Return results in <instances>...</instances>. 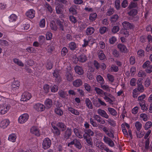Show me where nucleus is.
<instances>
[{
    "label": "nucleus",
    "mask_w": 152,
    "mask_h": 152,
    "mask_svg": "<svg viewBox=\"0 0 152 152\" xmlns=\"http://www.w3.org/2000/svg\"><path fill=\"white\" fill-rule=\"evenodd\" d=\"M72 130L71 128L67 127L63 134L64 139L65 140L69 139L72 134Z\"/></svg>",
    "instance_id": "1"
},
{
    "label": "nucleus",
    "mask_w": 152,
    "mask_h": 152,
    "mask_svg": "<svg viewBox=\"0 0 152 152\" xmlns=\"http://www.w3.org/2000/svg\"><path fill=\"white\" fill-rule=\"evenodd\" d=\"M10 107V105L8 104H4L0 105V113L2 114H5L9 110Z\"/></svg>",
    "instance_id": "2"
},
{
    "label": "nucleus",
    "mask_w": 152,
    "mask_h": 152,
    "mask_svg": "<svg viewBox=\"0 0 152 152\" xmlns=\"http://www.w3.org/2000/svg\"><path fill=\"white\" fill-rule=\"evenodd\" d=\"M51 144V140L48 138H45L42 143L43 148L45 149H47L49 148Z\"/></svg>",
    "instance_id": "3"
},
{
    "label": "nucleus",
    "mask_w": 152,
    "mask_h": 152,
    "mask_svg": "<svg viewBox=\"0 0 152 152\" xmlns=\"http://www.w3.org/2000/svg\"><path fill=\"white\" fill-rule=\"evenodd\" d=\"M122 25L124 29L127 30L133 29L134 28V26L133 23L127 21L123 22Z\"/></svg>",
    "instance_id": "4"
},
{
    "label": "nucleus",
    "mask_w": 152,
    "mask_h": 152,
    "mask_svg": "<svg viewBox=\"0 0 152 152\" xmlns=\"http://www.w3.org/2000/svg\"><path fill=\"white\" fill-rule=\"evenodd\" d=\"M29 115L27 113L24 114L20 115L18 119V122L20 124H23L28 119Z\"/></svg>",
    "instance_id": "5"
},
{
    "label": "nucleus",
    "mask_w": 152,
    "mask_h": 152,
    "mask_svg": "<svg viewBox=\"0 0 152 152\" xmlns=\"http://www.w3.org/2000/svg\"><path fill=\"white\" fill-rule=\"evenodd\" d=\"M103 140L105 143L111 147H113L115 145L113 141L110 138L105 136H104Z\"/></svg>",
    "instance_id": "6"
},
{
    "label": "nucleus",
    "mask_w": 152,
    "mask_h": 152,
    "mask_svg": "<svg viewBox=\"0 0 152 152\" xmlns=\"http://www.w3.org/2000/svg\"><path fill=\"white\" fill-rule=\"evenodd\" d=\"M71 144L74 145L75 147L77 149L80 150L82 148V145L80 142V140L76 139H74L71 141Z\"/></svg>",
    "instance_id": "7"
},
{
    "label": "nucleus",
    "mask_w": 152,
    "mask_h": 152,
    "mask_svg": "<svg viewBox=\"0 0 152 152\" xmlns=\"http://www.w3.org/2000/svg\"><path fill=\"white\" fill-rule=\"evenodd\" d=\"M20 86V82L18 80H14L12 84L11 91H15L18 89Z\"/></svg>",
    "instance_id": "8"
},
{
    "label": "nucleus",
    "mask_w": 152,
    "mask_h": 152,
    "mask_svg": "<svg viewBox=\"0 0 152 152\" xmlns=\"http://www.w3.org/2000/svg\"><path fill=\"white\" fill-rule=\"evenodd\" d=\"M31 97V94L28 92H24L22 95L21 100L23 101H27L30 99Z\"/></svg>",
    "instance_id": "9"
},
{
    "label": "nucleus",
    "mask_w": 152,
    "mask_h": 152,
    "mask_svg": "<svg viewBox=\"0 0 152 152\" xmlns=\"http://www.w3.org/2000/svg\"><path fill=\"white\" fill-rule=\"evenodd\" d=\"M56 23L57 25L59 26V28L62 31H64V26L65 24V22L64 20H60L58 18L56 20Z\"/></svg>",
    "instance_id": "10"
},
{
    "label": "nucleus",
    "mask_w": 152,
    "mask_h": 152,
    "mask_svg": "<svg viewBox=\"0 0 152 152\" xmlns=\"http://www.w3.org/2000/svg\"><path fill=\"white\" fill-rule=\"evenodd\" d=\"M34 108L38 111H43L45 108V107L43 104L40 103H37L34 105Z\"/></svg>",
    "instance_id": "11"
},
{
    "label": "nucleus",
    "mask_w": 152,
    "mask_h": 152,
    "mask_svg": "<svg viewBox=\"0 0 152 152\" xmlns=\"http://www.w3.org/2000/svg\"><path fill=\"white\" fill-rule=\"evenodd\" d=\"M97 112L98 114L102 117L106 119H108L109 118V115L104 110L99 109L97 110Z\"/></svg>",
    "instance_id": "12"
},
{
    "label": "nucleus",
    "mask_w": 152,
    "mask_h": 152,
    "mask_svg": "<svg viewBox=\"0 0 152 152\" xmlns=\"http://www.w3.org/2000/svg\"><path fill=\"white\" fill-rule=\"evenodd\" d=\"M44 104L45 108L47 109L50 108L53 105L52 100L49 98L46 99L44 102Z\"/></svg>",
    "instance_id": "13"
},
{
    "label": "nucleus",
    "mask_w": 152,
    "mask_h": 152,
    "mask_svg": "<svg viewBox=\"0 0 152 152\" xmlns=\"http://www.w3.org/2000/svg\"><path fill=\"white\" fill-rule=\"evenodd\" d=\"M35 11L32 9L28 10L26 13V16L31 19L35 17Z\"/></svg>",
    "instance_id": "14"
},
{
    "label": "nucleus",
    "mask_w": 152,
    "mask_h": 152,
    "mask_svg": "<svg viewBox=\"0 0 152 152\" xmlns=\"http://www.w3.org/2000/svg\"><path fill=\"white\" fill-rule=\"evenodd\" d=\"M77 58L78 61L82 63L86 62L87 60V58L86 56L83 54L79 56Z\"/></svg>",
    "instance_id": "15"
},
{
    "label": "nucleus",
    "mask_w": 152,
    "mask_h": 152,
    "mask_svg": "<svg viewBox=\"0 0 152 152\" xmlns=\"http://www.w3.org/2000/svg\"><path fill=\"white\" fill-rule=\"evenodd\" d=\"M9 123V121L8 120H3L0 123V126L3 129H4L8 126Z\"/></svg>",
    "instance_id": "16"
},
{
    "label": "nucleus",
    "mask_w": 152,
    "mask_h": 152,
    "mask_svg": "<svg viewBox=\"0 0 152 152\" xmlns=\"http://www.w3.org/2000/svg\"><path fill=\"white\" fill-rule=\"evenodd\" d=\"M30 132L32 134L38 136L39 135V131L38 128L35 126L32 127L30 129Z\"/></svg>",
    "instance_id": "17"
},
{
    "label": "nucleus",
    "mask_w": 152,
    "mask_h": 152,
    "mask_svg": "<svg viewBox=\"0 0 152 152\" xmlns=\"http://www.w3.org/2000/svg\"><path fill=\"white\" fill-rule=\"evenodd\" d=\"M96 146L99 148L101 150L105 151L107 147L105 145L104 143L101 142H98L96 143Z\"/></svg>",
    "instance_id": "18"
},
{
    "label": "nucleus",
    "mask_w": 152,
    "mask_h": 152,
    "mask_svg": "<svg viewBox=\"0 0 152 152\" xmlns=\"http://www.w3.org/2000/svg\"><path fill=\"white\" fill-rule=\"evenodd\" d=\"M75 70L76 72L79 75H82L84 73L83 70L82 68L80 66H75Z\"/></svg>",
    "instance_id": "19"
},
{
    "label": "nucleus",
    "mask_w": 152,
    "mask_h": 152,
    "mask_svg": "<svg viewBox=\"0 0 152 152\" xmlns=\"http://www.w3.org/2000/svg\"><path fill=\"white\" fill-rule=\"evenodd\" d=\"M83 82L80 79H77L74 81L73 82L74 86L76 87H79L82 85Z\"/></svg>",
    "instance_id": "20"
},
{
    "label": "nucleus",
    "mask_w": 152,
    "mask_h": 152,
    "mask_svg": "<svg viewBox=\"0 0 152 152\" xmlns=\"http://www.w3.org/2000/svg\"><path fill=\"white\" fill-rule=\"evenodd\" d=\"M118 48L122 52L126 53L127 52L126 47L123 44H119L118 45Z\"/></svg>",
    "instance_id": "21"
},
{
    "label": "nucleus",
    "mask_w": 152,
    "mask_h": 152,
    "mask_svg": "<svg viewBox=\"0 0 152 152\" xmlns=\"http://www.w3.org/2000/svg\"><path fill=\"white\" fill-rule=\"evenodd\" d=\"M57 126L62 131H64L66 129V127L65 124L63 122H59L57 124Z\"/></svg>",
    "instance_id": "22"
},
{
    "label": "nucleus",
    "mask_w": 152,
    "mask_h": 152,
    "mask_svg": "<svg viewBox=\"0 0 152 152\" xmlns=\"http://www.w3.org/2000/svg\"><path fill=\"white\" fill-rule=\"evenodd\" d=\"M65 76L66 80L69 81L71 82L73 80L72 74L69 72H66Z\"/></svg>",
    "instance_id": "23"
},
{
    "label": "nucleus",
    "mask_w": 152,
    "mask_h": 152,
    "mask_svg": "<svg viewBox=\"0 0 152 152\" xmlns=\"http://www.w3.org/2000/svg\"><path fill=\"white\" fill-rule=\"evenodd\" d=\"M60 107L61 106H58V107L56 108L55 110V112L56 114L59 116H61L63 114V112L60 108Z\"/></svg>",
    "instance_id": "24"
},
{
    "label": "nucleus",
    "mask_w": 152,
    "mask_h": 152,
    "mask_svg": "<svg viewBox=\"0 0 152 152\" xmlns=\"http://www.w3.org/2000/svg\"><path fill=\"white\" fill-rule=\"evenodd\" d=\"M85 103L87 107L90 109L93 108L92 102L88 98H86L85 99Z\"/></svg>",
    "instance_id": "25"
},
{
    "label": "nucleus",
    "mask_w": 152,
    "mask_h": 152,
    "mask_svg": "<svg viewBox=\"0 0 152 152\" xmlns=\"http://www.w3.org/2000/svg\"><path fill=\"white\" fill-rule=\"evenodd\" d=\"M53 129L52 131L53 134L59 136L61 134L60 130L56 126H52Z\"/></svg>",
    "instance_id": "26"
},
{
    "label": "nucleus",
    "mask_w": 152,
    "mask_h": 152,
    "mask_svg": "<svg viewBox=\"0 0 152 152\" xmlns=\"http://www.w3.org/2000/svg\"><path fill=\"white\" fill-rule=\"evenodd\" d=\"M107 109L111 115L115 116H116L117 115V112L115 109L109 107L107 108Z\"/></svg>",
    "instance_id": "27"
},
{
    "label": "nucleus",
    "mask_w": 152,
    "mask_h": 152,
    "mask_svg": "<svg viewBox=\"0 0 152 152\" xmlns=\"http://www.w3.org/2000/svg\"><path fill=\"white\" fill-rule=\"evenodd\" d=\"M98 56L101 60H103L106 57L103 51H100L98 53Z\"/></svg>",
    "instance_id": "28"
},
{
    "label": "nucleus",
    "mask_w": 152,
    "mask_h": 152,
    "mask_svg": "<svg viewBox=\"0 0 152 152\" xmlns=\"http://www.w3.org/2000/svg\"><path fill=\"white\" fill-rule=\"evenodd\" d=\"M69 47L71 50H74L77 48L76 44L74 42H72L69 43Z\"/></svg>",
    "instance_id": "29"
},
{
    "label": "nucleus",
    "mask_w": 152,
    "mask_h": 152,
    "mask_svg": "<svg viewBox=\"0 0 152 152\" xmlns=\"http://www.w3.org/2000/svg\"><path fill=\"white\" fill-rule=\"evenodd\" d=\"M97 16V14L96 13H92L89 16V19L91 22L94 21L96 19Z\"/></svg>",
    "instance_id": "30"
},
{
    "label": "nucleus",
    "mask_w": 152,
    "mask_h": 152,
    "mask_svg": "<svg viewBox=\"0 0 152 152\" xmlns=\"http://www.w3.org/2000/svg\"><path fill=\"white\" fill-rule=\"evenodd\" d=\"M94 29L93 27H89L86 30V33L87 35H90L94 33Z\"/></svg>",
    "instance_id": "31"
},
{
    "label": "nucleus",
    "mask_w": 152,
    "mask_h": 152,
    "mask_svg": "<svg viewBox=\"0 0 152 152\" xmlns=\"http://www.w3.org/2000/svg\"><path fill=\"white\" fill-rule=\"evenodd\" d=\"M50 26L51 29L55 31L57 30L58 27L54 21L52 20L51 22Z\"/></svg>",
    "instance_id": "32"
},
{
    "label": "nucleus",
    "mask_w": 152,
    "mask_h": 152,
    "mask_svg": "<svg viewBox=\"0 0 152 152\" xmlns=\"http://www.w3.org/2000/svg\"><path fill=\"white\" fill-rule=\"evenodd\" d=\"M118 18V16L117 15L115 14L111 17L110 20L112 23H114L117 21Z\"/></svg>",
    "instance_id": "33"
},
{
    "label": "nucleus",
    "mask_w": 152,
    "mask_h": 152,
    "mask_svg": "<svg viewBox=\"0 0 152 152\" xmlns=\"http://www.w3.org/2000/svg\"><path fill=\"white\" fill-rule=\"evenodd\" d=\"M53 76L56 78L58 79V80H60V75L59 71L57 70H55L53 73Z\"/></svg>",
    "instance_id": "34"
},
{
    "label": "nucleus",
    "mask_w": 152,
    "mask_h": 152,
    "mask_svg": "<svg viewBox=\"0 0 152 152\" xmlns=\"http://www.w3.org/2000/svg\"><path fill=\"white\" fill-rule=\"evenodd\" d=\"M137 13V10L135 9H132L128 12V14L130 16H134L136 15Z\"/></svg>",
    "instance_id": "35"
},
{
    "label": "nucleus",
    "mask_w": 152,
    "mask_h": 152,
    "mask_svg": "<svg viewBox=\"0 0 152 152\" xmlns=\"http://www.w3.org/2000/svg\"><path fill=\"white\" fill-rule=\"evenodd\" d=\"M96 80L101 84H103L104 83V81L103 78L100 75H98L97 76Z\"/></svg>",
    "instance_id": "36"
},
{
    "label": "nucleus",
    "mask_w": 152,
    "mask_h": 152,
    "mask_svg": "<svg viewBox=\"0 0 152 152\" xmlns=\"http://www.w3.org/2000/svg\"><path fill=\"white\" fill-rule=\"evenodd\" d=\"M16 137L15 134H12L10 135L8 137V140L12 142H14L15 141Z\"/></svg>",
    "instance_id": "37"
},
{
    "label": "nucleus",
    "mask_w": 152,
    "mask_h": 152,
    "mask_svg": "<svg viewBox=\"0 0 152 152\" xmlns=\"http://www.w3.org/2000/svg\"><path fill=\"white\" fill-rule=\"evenodd\" d=\"M120 0H116L115 2V7L117 10H119L121 8Z\"/></svg>",
    "instance_id": "38"
},
{
    "label": "nucleus",
    "mask_w": 152,
    "mask_h": 152,
    "mask_svg": "<svg viewBox=\"0 0 152 152\" xmlns=\"http://www.w3.org/2000/svg\"><path fill=\"white\" fill-rule=\"evenodd\" d=\"M17 16L15 14H12L10 17V21L11 22L15 21L17 19Z\"/></svg>",
    "instance_id": "39"
},
{
    "label": "nucleus",
    "mask_w": 152,
    "mask_h": 152,
    "mask_svg": "<svg viewBox=\"0 0 152 152\" xmlns=\"http://www.w3.org/2000/svg\"><path fill=\"white\" fill-rule=\"evenodd\" d=\"M13 62L20 66H24L23 63L18 59L17 58L14 59H13Z\"/></svg>",
    "instance_id": "40"
},
{
    "label": "nucleus",
    "mask_w": 152,
    "mask_h": 152,
    "mask_svg": "<svg viewBox=\"0 0 152 152\" xmlns=\"http://www.w3.org/2000/svg\"><path fill=\"white\" fill-rule=\"evenodd\" d=\"M84 133H86L90 135L91 136H93L94 134V132L90 129H86L84 130Z\"/></svg>",
    "instance_id": "41"
},
{
    "label": "nucleus",
    "mask_w": 152,
    "mask_h": 152,
    "mask_svg": "<svg viewBox=\"0 0 152 152\" xmlns=\"http://www.w3.org/2000/svg\"><path fill=\"white\" fill-rule=\"evenodd\" d=\"M137 6V3L136 2H132L129 4L128 8L129 9H130L133 8H135Z\"/></svg>",
    "instance_id": "42"
},
{
    "label": "nucleus",
    "mask_w": 152,
    "mask_h": 152,
    "mask_svg": "<svg viewBox=\"0 0 152 152\" xmlns=\"http://www.w3.org/2000/svg\"><path fill=\"white\" fill-rule=\"evenodd\" d=\"M139 104L140 106L141 107V109L143 110H146L148 108L146 106V104L145 102H139Z\"/></svg>",
    "instance_id": "43"
},
{
    "label": "nucleus",
    "mask_w": 152,
    "mask_h": 152,
    "mask_svg": "<svg viewBox=\"0 0 152 152\" xmlns=\"http://www.w3.org/2000/svg\"><path fill=\"white\" fill-rule=\"evenodd\" d=\"M110 69L112 71H113L114 72H117L118 71L119 69L117 66L115 65L112 64L111 67Z\"/></svg>",
    "instance_id": "44"
},
{
    "label": "nucleus",
    "mask_w": 152,
    "mask_h": 152,
    "mask_svg": "<svg viewBox=\"0 0 152 152\" xmlns=\"http://www.w3.org/2000/svg\"><path fill=\"white\" fill-rule=\"evenodd\" d=\"M29 28V25L28 24L23 25L21 26V31H25L28 29Z\"/></svg>",
    "instance_id": "45"
},
{
    "label": "nucleus",
    "mask_w": 152,
    "mask_h": 152,
    "mask_svg": "<svg viewBox=\"0 0 152 152\" xmlns=\"http://www.w3.org/2000/svg\"><path fill=\"white\" fill-rule=\"evenodd\" d=\"M93 104L95 107H100V104L99 102V98H98L97 99H94L92 101Z\"/></svg>",
    "instance_id": "46"
},
{
    "label": "nucleus",
    "mask_w": 152,
    "mask_h": 152,
    "mask_svg": "<svg viewBox=\"0 0 152 152\" xmlns=\"http://www.w3.org/2000/svg\"><path fill=\"white\" fill-rule=\"evenodd\" d=\"M107 77L109 81L113 83L114 80V77L112 75L108 74L107 75Z\"/></svg>",
    "instance_id": "47"
},
{
    "label": "nucleus",
    "mask_w": 152,
    "mask_h": 152,
    "mask_svg": "<svg viewBox=\"0 0 152 152\" xmlns=\"http://www.w3.org/2000/svg\"><path fill=\"white\" fill-rule=\"evenodd\" d=\"M135 125L137 131H139L141 129L142 124L139 122H136L135 123Z\"/></svg>",
    "instance_id": "48"
},
{
    "label": "nucleus",
    "mask_w": 152,
    "mask_h": 152,
    "mask_svg": "<svg viewBox=\"0 0 152 152\" xmlns=\"http://www.w3.org/2000/svg\"><path fill=\"white\" fill-rule=\"evenodd\" d=\"M152 126V122L151 121H149L147 122L145 125V130H147L149 128L151 127Z\"/></svg>",
    "instance_id": "49"
},
{
    "label": "nucleus",
    "mask_w": 152,
    "mask_h": 152,
    "mask_svg": "<svg viewBox=\"0 0 152 152\" xmlns=\"http://www.w3.org/2000/svg\"><path fill=\"white\" fill-rule=\"evenodd\" d=\"M107 30V28L105 27H101L99 29V32L101 34H103Z\"/></svg>",
    "instance_id": "50"
},
{
    "label": "nucleus",
    "mask_w": 152,
    "mask_h": 152,
    "mask_svg": "<svg viewBox=\"0 0 152 152\" xmlns=\"http://www.w3.org/2000/svg\"><path fill=\"white\" fill-rule=\"evenodd\" d=\"M66 92L63 91H59L58 92V95L62 98H64L66 97Z\"/></svg>",
    "instance_id": "51"
},
{
    "label": "nucleus",
    "mask_w": 152,
    "mask_h": 152,
    "mask_svg": "<svg viewBox=\"0 0 152 152\" xmlns=\"http://www.w3.org/2000/svg\"><path fill=\"white\" fill-rule=\"evenodd\" d=\"M94 90L98 94L101 95L103 94V91L98 88L95 87Z\"/></svg>",
    "instance_id": "52"
},
{
    "label": "nucleus",
    "mask_w": 152,
    "mask_h": 152,
    "mask_svg": "<svg viewBox=\"0 0 152 152\" xmlns=\"http://www.w3.org/2000/svg\"><path fill=\"white\" fill-rule=\"evenodd\" d=\"M45 7L47 8L48 11L51 13L52 11V9L51 6L47 2H46L45 5Z\"/></svg>",
    "instance_id": "53"
},
{
    "label": "nucleus",
    "mask_w": 152,
    "mask_h": 152,
    "mask_svg": "<svg viewBox=\"0 0 152 152\" xmlns=\"http://www.w3.org/2000/svg\"><path fill=\"white\" fill-rule=\"evenodd\" d=\"M51 90L53 92H56L58 90V87L56 85H54L51 87Z\"/></svg>",
    "instance_id": "54"
},
{
    "label": "nucleus",
    "mask_w": 152,
    "mask_h": 152,
    "mask_svg": "<svg viewBox=\"0 0 152 152\" xmlns=\"http://www.w3.org/2000/svg\"><path fill=\"white\" fill-rule=\"evenodd\" d=\"M68 52V50L66 47H64L62 49L61 51V54L63 56L66 55Z\"/></svg>",
    "instance_id": "55"
},
{
    "label": "nucleus",
    "mask_w": 152,
    "mask_h": 152,
    "mask_svg": "<svg viewBox=\"0 0 152 152\" xmlns=\"http://www.w3.org/2000/svg\"><path fill=\"white\" fill-rule=\"evenodd\" d=\"M119 27L117 26H114L112 29L113 33L115 34L119 30Z\"/></svg>",
    "instance_id": "56"
},
{
    "label": "nucleus",
    "mask_w": 152,
    "mask_h": 152,
    "mask_svg": "<svg viewBox=\"0 0 152 152\" xmlns=\"http://www.w3.org/2000/svg\"><path fill=\"white\" fill-rule=\"evenodd\" d=\"M44 91L46 94H47L49 92L50 90V86L48 85H45L43 87Z\"/></svg>",
    "instance_id": "57"
},
{
    "label": "nucleus",
    "mask_w": 152,
    "mask_h": 152,
    "mask_svg": "<svg viewBox=\"0 0 152 152\" xmlns=\"http://www.w3.org/2000/svg\"><path fill=\"white\" fill-rule=\"evenodd\" d=\"M145 96L144 94L139 96L138 98V100L140 101V102H145V101L143 99L145 98Z\"/></svg>",
    "instance_id": "58"
},
{
    "label": "nucleus",
    "mask_w": 152,
    "mask_h": 152,
    "mask_svg": "<svg viewBox=\"0 0 152 152\" xmlns=\"http://www.w3.org/2000/svg\"><path fill=\"white\" fill-rule=\"evenodd\" d=\"M140 117L144 121H146L148 120V117L146 114L142 113L140 115Z\"/></svg>",
    "instance_id": "59"
},
{
    "label": "nucleus",
    "mask_w": 152,
    "mask_h": 152,
    "mask_svg": "<svg viewBox=\"0 0 152 152\" xmlns=\"http://www.w3.org/2000/svg\"><path fill=\"white\" fill-rule=\"evenodd\" d=\"M151 83V80L149 78L146 79L145 82V86L146 87H148Z\"/></svg>",
    "instance_id": "60"
},
{
    "label": "nucleus",
    "mask_w": 152,
    "mask_h": 152,
    "mask_svg": "<svg viewBox=\"0 0 152 152\" xmlns=\"http://www.w3.org/2000/svg\"><path fill=\"white\" fill-rule=\"evenodd\" d=\"M150 143L149 139L148 138L145 142V148L146 150H148L149 148Z\"/></svg>",
    "instance_id": "61"
},
{
    "label": "nucleus",
    "mask_w": 152,
    "mask_h": 152,
    "mask_svg": "<svg viewBox=\"0 0 152 152\" xmlns=\"http://www.w3.org/2000/svg\"><path fill=\"white\" fill-rule=\"evenodd\" d=\"M128 4V1L126 0H124L121 3V7L124 8H125L127 6Z\"/></svg>",
    "instance_id": "62"
},
{
    "label": "nucleus",
    "mask_w": 152,
    "mask_h": 152,
    "mask_svg": "<svg viewBox=\"0 0 152 152\" xmlns=\"http://www.w3.org/2000/svg\"><path fill=\"white\" fill-rule=\"evenodd\" d=\"M137 53L139 56L142 57L144 56L145 52L143 50L140 49L138 51Z\"/></svg>",
    "instance_id": "63"
},
{
    "label": "nucleus",
    "mask_w": 152,
    "mask_h": 152,
    "mask_svg": "<svg viewBox=\"0 0 152 152\" xmlns=\"http://www.w3.org/2000/svg\"><path fill=\"white\" fill-rule=\"evenodd\" d=\"M90 124L92 125L93 127H96L97 126V125L96 122L94 121L92 118H90Z\"/></svg>",
    "instance_id": "64"
}]
</instances>
